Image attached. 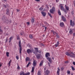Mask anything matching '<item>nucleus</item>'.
<instances>
[{"label": "nucleus", "mask_w": 75, "mask_h": 75, "mask_svg": "<svg viewBox=\"0 0 75 75\" xmlns=\"http://www.w3.org/2000/svg\"><path fill=\"white\" fill-rule=\"evenodd\" d=\"M58 13L59 16H61V11H60V10L59 9L58 10Z\"/></svg>", "instance_id": "6ab92c4d"}, {"label": "nucleus", "mask_w": 75, "mask_h": 75, "mask_svg": "<svg viewBox=\"0 0 75 75\" xmlns=\"http://www.w3.org/2000/svg\"><path fill=\"white\" fill-rule=\"evenodd\" d=\"M8 41V39H7L6 40L5 42H7Z\"/></svg>", "instance_id": "09e8293b"}, {"label": "nucleus", "mask_w": 75, "mask_h": 75, "mask_svg": "<svg viewBox=\"0 0 75 75\" xmlns=\"http://www.w3.org/2000/svg\"><path fill=\"white\" fill-rule=\"evenodd\" d=\"M65 11V12H66V11Z\"/></svg>", "instance_id": "338daca9"}, {"label": "nucleus", "mask_w": 75, "mask_h": 75, "mask_svg": "<svg viewBox=\"0 0 75 75\" xmlns=\"http://www.w3.org/2000/svg\"><path fill=\"white\" fill-rule=\"evenodd\" d=\"M70 25L73 27V26H74L75 25V23L74 22L72 21V20H71L70 21Z\"/></svg>", "instance_id": "423d86ee"}, {"label": "nucleus", "mask_w": 75, "mask_h": 75, "mask_svg": "<svg viewBox=\"0 0 75 75\" xmlns=\"http://www.w3.org/2000/svg\"><path fill=\"white\" fill-rule=\"evenodd\" d=\"M43 63H44V61L42 60L41 62L40 63V67H42V64H43Z\"/></svg>", "instance_id": "f3484780"}, {"label": "nucleus", "mask_w": 75, "mask_h": 75, "mask_svg": "<svg viewBox=\"0 0 75 75\" xmlns=\"http://www.w3.org/2000/svg\"><path fill=\"white\" fill-rule=\"evenodd\" d=\"M36 1H40V0H35Z\"/></svg>", "instance_id": "3c124183"}, {"label": "nucleus", "mask_w": 75, "mask_h": 75, "mask_svg": "<svg viewBox=\"0 0 75 75\" xmlns=\"http://www.w3.org/2000/svg\"><path fill=\"white\" fill-rule=\"evenodd\" d=\"M44 69L45 71H46V69H47V68L46 67Z\"/></svg>", "instance_id": "603ef678"}, {"label": "nucleus", "mask_w": 75, "mask_h": 75, "mask_svg": "<svg viewBox=\"0 0 75 75\" xmlns=\"http://www.w3.org/2000/svg\"><path fill=\"white\" fill-rule=\"evenodd\" d=\"M35 50H36V52H37L38 51V48H35Z\"/></svg>", "instance_id": "c9c22d12"}, {"label": "nucleus", "mask_w": 75, "mask_h": 75, "mask_svg": "<svg viewBox=\"0 0 75 75\" xmlns=\"http://www.w3.org/2000/svg\"><path fill=\"white\" fill-rule=\"evenodd\" d=\"M11 60L8 63L9 67H10V65H11Z\"/></svg>", "instance_id": "a878e982"}, {"label": "nucleus", "mask_w": 75, "mask_h": 75, "mask_svg": "<svg viewBox=\"0 0 75 75\" xmlns=\"http://www.w3.org/2000/svg\"><path fill=\"white\" fill-rule=\"evenodd\" d=\"M42 7H44V5L42 6Z\"/></svg>", "instance_id": "69168bd1"}, {"label": "nucleus", "mask_w": 75, "mask_h": 75, "mask_svg": "<svg viewBox=\"0 0 75 75\" xmlns=\"http://www.w3.org/2000/svg\"><path fill=\"white\" fill-rule=\"evenodd\" d=\"M57 70L60 71V69H59V67L58 68Z\"/></svg>", "instance_id": "5fc2aeb1"}, {"label": "nucleus", "mask_w": 75, "mask_h": 75, "mask_svg": "<svg viewBox=\"0 0 75 75\" xmlns=\"http://www.w3.org/2000/svg\"><path fill=\"white\" fill-rule=\"evenodd\" d=\"M17 40H20V36H17Z\"/></svg>", "instance_id": "e433bc0d"}, {"label": "nucleus", "mask_w": 75, "mask_h": 75, "mask_svg": "<svg viewBox=\"0 0 75 75\" xmlns=\"http://www.w3.org/2000/svg\"><path fill=\"white\" fill-rule=\"evenodd\" d=\"M57 38H59V36L57 34Z\"/></svg>", "instance_id": "37998d69"}, {"label": "nucleus", "mask_w": 75, "mask_h": 75, "mask_svg": "<svg viewBox=\"0 0 75 75\" xmlns=\"http://www.w3.org/2000/svg\"><path fill=\"white\" fill-rule=\"evenodd\" d=\"M62 20L63 21H66V19L65 18L64 16H62Z\"/></svg>", "instance_id": "2eb2a0df"}, {"label": "nucleus", "mask_w": 75, "mask_h": 75, "mask_svg": "<svg viewBox=\"0 0 75 75\" xmlns=\"http://www.w3.org/2000/svg\"><path fill=\"white\" fill-rule=\"evenodd\" d=\"M3 1H5V2H6L7 1V0H3Z\"/></svg>", "instance_id": "6e6d98bb"}, {"label": "nucleus", "mask_w": 75, "mask_h": 75, "mask_svg": "<svg viewBox=\"0 0 75 75\" xmlns=\"http://www.w3.org/2000/svg\"><path fill=\"white\" fill-rule=\"evenodd\" d=\"M48 14L49 15V16H50V17H51V18H52V16H51V14H50L49 13H48Z\"/></svg>", "instance_id": "7c9ffc66"}, {"label": "nucleus", "mask_w": 75, "mask_h": 75, "mask_svg": "<svg viewBox=\"0 0 75 75\" xmlns=\"http://www.w3.org/2000/svg\"><path fill=\"white\" fill-rule=\"evenodd\" d=\"M66 55L67 56H69L71 58H74L75 57V54H74L72 52H70L69 53L67 52H66Z\"/></svg>", "instance_id": "f257e3e1"}, {"label": "nucleus", "mask_w": 75, "mask_h": 75, "mask_svg": "<svg viewBox=\"0 0 75 75\" xmlns=\"http://www.w3.org/2000/svg\"><path fill=\"white\" fill-rule=\"evenodd\" d=\"M45 30H46V29H47V27H45Z\"/></svg>", "instance_id": "052dcab7"}, {"label": "nucleus", "mask_w": 75, "mask_h": 75, "mask_svg": "<svg viewBox=\"0 0 75 75\" xmlns=\"http://www.w3.org/2000/svg\"><path fill=\"white\" fill-rule=\"evenodd\" d=\"M45 56L46 58H47L48 57H50V53L47 52L46 53Z\"/></svg>", "instance_id": "1a4fd4ad"}, {"label": "nucleus", "mask_w": 75, "mask_h": 75, "mask_svg": "<svg viewBox=\"0 0 75 75\" xmlns=\"http://www.w3.org/2000/svg\"><path fill=\"white\" fill-rule=\"evenodd\" d=\"M67 72L68 74V75H69L70 74H71L70 71H69V70H67Z\"/></svg>", "instance_id": "c756f323"}, {"label": "nucleus", "mask_w": 75, "mask_h": 75, "mask_svg": "<svg viewBox=\"0 0 75 75\" xmlns=\"http://www.w3.org/2000/svg\"><path fill=\"white\" fill-rule=\"evenodd\" d=\"M36 57L38 59H40L41 56V55L40 54H38L36 55Z\"/></svg>", "instance_id": "f8f14e48"}, {"label": "nucleus", "mask_w": 75, "mask_h": 75, "mask_svg": "<svg viewBox=\"0 0 75 75\" xmlns=\"http://www.w3.org/2000/svg\"><path fill=\"white\" fill-rule=\"evenodd\" d=\"M30 73L28 72L26 73H25L24 71H21L20 72V75H30Z\"/></svg>", "instance_id": "20e7f679"}, {"label": "nucleus", "mask_w": 75, "mask_h": 75, "mask_svg": "<svg viewBox=\"0 0 75 75\" xmlns=\"http://www.w3.org/2000/svg\"><path fill=\"white\" fill-rule=\"evenodd\" d=\"M60 25L61 27H63L64 25V23L63 22H60Z\"/></svg>", "instance_id": "dca6fc26"}, {"label": "nucleus", "mask_w": 75, "mask_h": 75, "mask_svg": "<svg viewBox=\"0 0 75 75\" xmlns=\"http://www.w3.org/2000/svg\"><path fill=\"white\" fill-rule=\"evenodd\" d=\"M57 44L58 45H59V41H57Z\"/></svg>", "instance_id": "79ce46f5"}, {"label": "nucleus", "mask_w": 75, "mask_h": 75, "mask_svg": "<svg viewBox=\"0 0 75 75\" xmlns=\"http://www.w3.org/2000/svg\"><path fill=\"white\" fill-rule=\"evenodd\" d=\"M52 59H54V57L52 58Z\"/></svg>", "instance_id": "0e129e2a"}, {"label": "nucleus", "mask_w": 75, "mask_h": 75, "mask_svg": "<svg viewBox=\"0 0 75 75\" xmlns=\"http://www.w3.org/2000/svg\"><path fill=\"white\" fill-rule=\"evenodd\" d=\"M37 52H38L39 53H41V50L38 51H38Z\"/></svg>", "instance_id": "49530a36"}, {"label": "nucleus", "mask_w": 75, "mask_h": 75, "mask_svg": "<svg viewBox=\"0 0 75 75\" xmlns=\"http://www.w3.org/2000/svg\"><path fill=\"white\" fill-rule=\"evenodd\" d=\"M26 51L28 54H30V53L32 52L33 51H32V50H30V49H28Z\"/></svg>", "instance_id": "6e6552de"}, {"label": "nucleus", "mask_w": 75, "mask_h": 75, "mask_svg": "<svg viewBox=\"0 0 75 75\" xmlns=\"http://www.w3.org/2000/svg\"><path fill=\"white\" fill-rule=\"evenodd\" d=\"M41 13L44 17H45L46 16V14H47L46 12H45L44 11H42Z\"/></svg>", "instance_id": "9d476101"}, {"label": "nucleus", "mask_w": 75, "mask_h": 75, "mask_svg": "<svg viewBox=\"0 0 75 75\" xmlns=\"http://www.w3.org/2000/svg\"><path fill=\"white\" fill-rule=\"evenodd\" d=\"M17 11V12H19L20 11V10L18 9H16Z\"/></svg>", "instance_id": "8fccbe9b"}, {"label": "nucleus", "mask_w": 75, "mask_h": 75, "mask_svg": "<svg viewBox=\"0 0 75 75\" xmlns=\"http://www.w3.org/2000/svg\"><path fill=\"white\" fill-rule=\"evenodd\" d=\"M36 64H37V62H35V60H34L33 62V67H32V69L31 71V72H32V73L33 72H34V69H35V67L36 66Z\"/></svg>", "instance_id": "f03ea898"}, {"label": "nucleus", "mask_w": 75, "mask_h": 75, "mask_svg": "<svg viewBox=\"0 0 75 75\" xmlns=\"http://www.w3.org/2000/svg\"><path fill=\"white\" fill-rule=\"evenodd\" d=\"M46 58L47 60L50 63H51V62H52V60H51V59L50 57H46Z\"/></svg>", "instance_id": "0eeeda50"}, {"label": "nucleus", "mask_w": 75, "mask_h": 75, "mask_svg": "<svg viewBox=\"0 0 75 75\" xmlns=\"http://www.w3.org/2000/svg\"><path fill=\"white\" fill-rule=\"evenodd\" d=\"M30 64H31V63L30 62H29L27 65L26 68L28 67H29V65Z\"/></svg>", "instance_id": "393cba45"}, {"label": "nucleus", "mask_w": 75, "mask_h": 75, "mask_svg": "<svg viewBox=\"0 0 75 75\" xmlns=\"http://www.w3.org/2000/svg\"><path fill=\"white\" fill-rule=\"evenodd\" d=\"M18 44L19 46L20 47L19 49V51L20 55H21V51H22V47H21V40H19L18 42Z\"/></svg>", "instance_id": "7ed1b4c3"}, {"label": "nucleus", "mask_w": 75, "mask_h": 75, "mask_svg": "<svg viewBox=\"0 0 75 75\" xmlns=\"http://www.w3.org/2000/svg\"><path fill=\"white\" fill-rule=\"evenodd\" d=\"M4 6L5 7V8H6L7 7H6V5H4Z\"/></svg>", "instance_id": "bf43d9fd"}, {"label": "nucleus", "mask_w": 75, "mask_h": 75, "mask_svg": "<svg viewBox=\"0 0 75 75\" xmlns=\"http://www.w3.org/2000/svg\"><path fill=\"white\" fill-rule=\"evenodd\" d=\"M56 0V1L57 2H57H58V1H59V0Z\"/></svg>", "instance_id": "4d7b16f0"}, {"label": "nucleus", "mask_w": 75, "mask_h": 75, "mask_svg": "<svg viewBox=\"0 0 75 75\" xmlns=\"http://www.w3.org/2000/svg\"><path fill=\"white\" fill-rule=\"evenodd\" d=\"M60 9L61 10H64V6H60Z\"/></svg>", "instance_id": "aec40b11"}, {"label": "nucleus", "mask_w": 75, "mask_h": 75, "mask_svg": "<svg viewBox=\"0 0 75 75\" xmlns=\"http://www.w3.org/2000/svg\"><path fill=\"white\" fill-rule=\"evenodd\" d=\"M65 8L68 11L69 10V7L68 6H67V5H65Z\"/></svg>", "instance_id": "a211bd4d"}, {"label": "nucleus", "mask_w": 75, "mask_h": 75, "mask_svg": "<svg viewBox=\"0 0 75 75\" xmlns=\"http://www.w3.org/2000/svg\"><path fill=\"white\" fill-rule=\"evenodd\" d=\"M48 64L49 66V67H51V65L50 64V63L48 62Z\"/></svg>", "instance_id": "864d4df0"}, {"label": "nucleus", "mask_w": 75, "mask_h": 75, "mask_svg": "<svg viewBox=\"0 0 75 75\" xmlns=\"http://www.w3.org/2000/svg\"><path fill=\"white\" fill-rule=\"evenodd\" d=\"M38 75H41V72L39 71H38Z\"/></svg>", "instance_id": "2f4dec72"}, {"label": "nucleus", "mask_w": 75, "mask_h": 75, "mask_svg": "<svg viewBox=\"0 0 75 75\" xmlns=\"http://www.w3.org/2000/svg\"><path fill=\"white\" fill-rule=\"evenodd\" d=\"M43 8L42 7H41L39 9V10H40V11H41L43 10Z\"/></svg>", "instance_id": "473e14b6"}, {"label": "nucleus", "mask_w": 75, "mask_h": 75, "mask_svg": "<svg viewBox=\"0 0 75 75\" xmlns=\"http://www.w3.org/2000/svg\"><path fill=\"white\" fill-rule=\"evenodd\" d=\"M74 6H75V1L74 2Z\"/></svg>", "instance_id": "13d9d810"}, {"label": "nucleus", "mask_w": 75, "mask_h": 75, "mask_svg": "<svg viewBox=\"0 0 75 75\" xmlns=\"http://www.w3.org/2000/svg\"><path fill=\"white\" fill-rule=\"evenodd\" d=\"M71 69L72 71H75V69L74 68V67L73 66H71Z\"/></svg>", "instance_id": "72a5a7b5"}, {"label": "nucleus", "mask_w": 75, "mask_h": 75, "mask_svg": "<svg viewBox=\"0 0 75 75\" xmlns=\"http://www.w3.org/2000/svg\"><path fill=\"white\" fill-rule=\"evenodd\" d=\"M60 71V70L59 71V70H57V74L58 75H59V72Z\"/></svg>", "instance_id": "f704fd0d"}, {"label": "nucleus", "mask_w": 75, "mask_h": 75, "mask_svg": "<svg viewBox=\"0 0 75 75\" xmlns=\"http://www.w3.org/2000/svg\"><path fill=\"white\" fill-rule=\"evenodd\" d=\"M6 55L7 57H9V52H7L6 53Z\"/></svg>", "instance_id": "bb28decb"}, {"label": "nucleus", "mask_w": 75, "mask_h": 75, "mask_svg": "<svg viewBox=\"0 0 75 75\" xmlns=\"http://www.w3.org/2000/svg\"><path fill=\"white\" fill-rule=\"evenodd\" d=\"M16 59H17L18 60V59H19V58H18V56H16Z\"/></svg>", "instance_id": "4c0bfd02"}, {"label": "nucleus", "mask_w": 75, "mask_h": 75, "mask_svg": "<svg viewBox=\"0 0 75 75\" xmlns=\"http://www.w3.org/2000/svg\"><path fill=\"white\" fill-rule=\"evenodd\" d=\"M2 65H3V63H0V68L2 66Z\"/></svg>", "instance_id": "ea45409f"}, {"label": "nucleus", "mask_w": 75, "mask_h": 75, "mask_svg": "<svg viewBox=\"0 0 75 75\" xmlns=\"http://www.w3.org/2000/svg\"><path fill=\"white\" fill-rule=\"evenodd\" d=\"M73 65H75V62H73Z\"/></svg>", "instance_id": "de8ad7c7"}, {"label": "nucleus", "mask_w": 75, "mask_h": 75, "mask_svg": "<svg viewBox=\"0 0 75 75\" xmlns=\"http://www.w3.org/2000/svg\"><path fill=\"white\" fill-rule=\"evenodd\" d=\"M45 73L46 75H49L50 73V71L48 70H47L45 72Z\"/></svg>", "instance_id": "9b49d317"}, {"label": "nucleus", "mask_w": 75, "mask_h": 75, "mask_svg": "<svg viewBox=\"0 0 75 75\" xmlns=\"http://www.w3.org/2000/svg\"><path fill=\"white\" fill-rule=\"evenodd\" d=\"M58 45L57 44L54 45V47H58Z\"/></svg>", "instance_id": "a19ab883"}, {"label": "nucleus", "mask_w": 75, "mask_h": 75, "mask_svg": "<svg viewBox=\"0 0 75 75\" xmlns=\"http://www.w3.org/2000/svg\"><path fill=\"white\" fill-rule=\"evenodd\" d=\"M51 32H52V33H53V34H54V35H55V34H57V35H58V33H57V32H56V31L55 32V31H54V30H52Z\"/></svg>", "instance_id": "4468645a"}, {"label": "nucleus", "mask_w": 75, "mask_h": 75, "mask_svg": "<svg viewBox=\"0 0 75 75\" xmlns=\"http://www.w3.org/2000/svg\"><path fill=\"white\" fill-rule=\"evenodd\" d=\"M69 33L70 34H72V33H73V32L72 31V30L70 29L69 32Z\"/></svg>", "instance_id": "4be33fe9"}, {"label": "nucleus", "mask_w": 75, "mask_h": 75, "mask_svg": "<svg viewBox=\"0 0 75 75\" xmlns=\"http://www.w3.org/2000/svg\"><path fill=\"white\" fill-rule=\"evenodd\" d=\"M1 26H0V29H1Z\"/></svg>", "instance_id": "e2e57ef3"}, {"label": "nucleus", "mask_w": 75, "mask_h": 75, "mask_svg": "<svg viewBox=\"0 0 75 75\" xmlns=\"http://www.w3.org/2000/svg\"><path fill=\"white\" fill-rule=\"evenodd\" d=\"M55 8L54 7H53L52 8L50 9V13H52V14H54V12L55 11Z\"/></svg>", "instance_id": "39448f33"}, {"label": "nucleus", "mask_w": 75, "mask_h": 75, "mask_svg": "<svg viewBox=\"0 0 75 75\" xmlns=\"http://www.w3.org/2000/svg\"><path fill=\"white\" fill-rule=\"evenodd\" d=\"M30 38L31 39H32L33 38V35L30 34L29 35Z\"/></svg>", "instance_id": "cd10ccee"}, {"label": "nucleus", "mask_w": 75, "mask_h": 75, "mask_svg": "<svg viewBox=\"0 0 75 75\" xmlns=\"http://www.w3.org/2000/svg\"><path fill=\"white\" fill-rule=\"evenodd\" d=\"M7 38V39L8 38Z\"/></svg>", "instance_id": "774afa93"}, {"label": "nucleus", "mask_w": 75, "mask_h": 75, "mask_svg": "<svg viewBox=\"0 0 75 75\" xmlns=\"http://www.w3.org/2000/svg\"><path fill=\"white\" fill-rule=\"evenodd\" d=\"M29 60H30V58H29V57H27L25 59L26 61H29Z\"/></svg>", "instance_id": "b1692460"}, {"label": "nucleus", "mask_w": 75, "mask_h": 75, "mask_svg": "<svg viewBox=\"0 0 75 75\" xmlns=\"http://www.w3.org/2000/svg\"><path fill=\"white\" fill-rule=\"evenodd\" d=\"M42 27H45V25H43Z\"/></svg>", "instance_id": "680f3d73"}, {"label": "nucleus", "mask_w": 75, "mask_h": 75, "mask_svg": "<svg viewBox=\"0 0 75 75\" xmlns=\"http://www.w3.org/2000/svg\"><path fill=\"white\" fill-rule=\"evenodd\" d=\"M17 66L18 67H17V69H18V70L20 69V67H19V65H18V64H17Z\"/></svg>", "instance_id": "5701e85b"}, {"label": "nucleus", "mask_w": 75, "mask_h": 75, "mask_svg": "<svg viewBox=\"0 0 75 75\" xmlns=\"http://www.w3.org/2000/svg\"><path fill=\"white\" fill-rule=\"evenodd\" d=\"M6 14L7 15H10V12H9V10H8L7 11Z\"/></svg>", "instance_id": "412c9836"}, {"label": "nucleus", "mask_w": 75, "mask_h": 75, "mask_svg": "<svg viewBox=\"0 0 75 75\" xmlns=\"http://www.w3.org/2000/svg\"><path fill=\"white\" fill-rule=\"evenodd\" d=\"M0 32H1L2 33H3V30L1 29H0Z\"/></svg>", "instance_id": "a18cd8bd"}, {"label": "nucleus", "mask_w": 75, "mask_h": 75, "mask_svg": "<svg viewBox=\"0 0 75 75\" xmlns=\"http://www.w3.org/2000/svg\"><path fill=\"white\" fill-rule=\"evenodd\" d=\"M64 67H62L61 69V71H62L64 70Z\"/></svg>", "instance_id": "58836bf2"}, {"label": "nucleus", "mask_w": 75, "mask_h": 75, "mask_svg": "<svg viewBox=\"0 0 75 75\" xmlns=\"http://www.w3.org/2000/svg\"><path fill=\"white\" fill-rule=\"evenodd\" d=\"M13 39V36H12L9 38V42H11V40Z\"/></svg>", "instance_id": "ddd939ff"}, {"label": "nucleus", "mask_w": 75, "mask_h": 75, "mask_svg": "<svg viewBox=\"0 0 75 75\" xmlns=\"http://www.w3.org/2000/svg\"><path fill=\"white\" fill-rule=\"evenodd\" d=\"M26 24L28 25H30V23L29 22H27L26 23Z\"/></svg>", "instance_id": "c03bdc74"}, {"label": "nucleus", "mask_w": 75, "mask_h": 75, "mask_svg": "<svg viewBox=\"0 0 75 75\" xmlns=\"http://www.w3.org/2000/svg\"><path fill=\"white\" fill-rule=\"evenodd\" d=\"M34 21H35L34 20V19L33 18L31 20V22L32 23H34Z\"/></svg>", "instance_id": "c85d7f7f"}]
</instances>
